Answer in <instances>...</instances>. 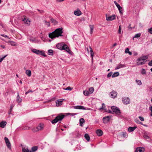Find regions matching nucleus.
<instances>
[{
  "instance_id": "20e7f679",
  "label": "nucleus",
  "mask_w": 152,
  "mask_h": 152,
  "mask_svg": "<svg viewBox=\"0 0 152 152\" xmlns=\"http://www.w3.org/2000/svg\"><path fill=\"white\" fill-rule=\"evenodd\" d=\"M111 109L113 112L115 113L117 115H119L121 113L120 110L116 107L112 106L111 107Z\"/></svg>"
},
{
  "instance_id": "9d476101",
  "label": "nucleus",
  "mask_w": 152,
  "mask_h": 152,
  "mask_svg": "<svg viewBox=\"0 0 152 152\" xmlns=\"http://www.w3.org/2000/svg\"><path fill=\"white\" fill-rule=\"evenodd\" d=\"M75 109L85 110L86 108L84 106L81 105L75 106L73 107Z\"/></svg>"
},
{
  "instance_id": "a19ab883",
  "label": "nucleus",
  "mask_w": 152,
  "mask_h": 152,
  "mask_svg": "<svg viewBox=\"0 0 152 152\" xmlns=\"http://www.w3.org/2000/svg\"><path fill=\"white\" fill-rule=\"evenodd\" d=\"M30 20L28 19H27V20H26V21L24 22V23L25 24H26L28 25H29L30 24Z\"/></svg>"
},
{
  "instance_id": "7ed1b4c3",
  "label": "nucleus",
  "mask_w": 152,
  "mask_h": 152,
  "mask_svg": "<svg viewBox=\"0 0 152 152\" xmlns=\"http://www.w3.org/2000/svg\"><path fill=\"white\" fill-rule=\"evenodd\" d=\"M65 117L64 115L59 114L51 121V123L52 124H54L59 121H61Z\"/></svg>"
},
{
  "instance_id": "2f4dec72",
  "label": "nucleus",
  "mask_w": 152,
  "mask_h": 152,
  "mask_svg": "<svg viewBox=\"0 0 152 152\" xmlns=\"http://www.w3.org/2000/svg\"><path fill=\"white\" fill-rule=\"evenodd\" d=\"M9 43L12 46H16V44L15 42L12 41H9Z\"/></svg>"
},
{
  "instance_id": "f3484780",
  "label": "nucleus",
  "mask_w": 152,
  "mask_h": 152,
  "mask_svg": "<svg viewBox=\"0 0 152 152\" xmlns=\"http://www.w3.org/2000/svg\"><path fill=\"white\" fill-rule=\"evenodd\" d=\"M7 122L6 121H2L0 123V127L3 128H4Z\"/></svg>"
},
{
  "instance_id": "b1692460",
  "label": "nucleus",
  "mask_w": 152,
  "mask_h": 152,
  "mask_svg": "<svg viewBox=\"0 0 152 152\" xmlns=\"http://www.w3.org/2000/svg\"><path fill=\"white\" fill-rule=\"evenodd\" d=\"M80 126H83V124L85 122L84 119L83 118H81L80 119Z\"/></svg>"
},
{
  "instance_id": "3c124183",
  "label": "nucleus",
  "mask_w": 152,
  "mask_h": 152,
  "mask_svg": "<svg viewBox=\"0 0 152 152\" xmlns=\"http://www.w3.org/2000/svg\"><path fill=\"white\" fill-rule=\"evenodd\" d=\"M7 55L4 56L3 57L0 58V62H1L7 56Z\"/></svg>"
},
{
  "instance_id": "dca6fc26",
  "label": "nucleus",
  "mask_w": 152,
  "mask_h": 152,
  "mask_svg": "<svg viewBox=\"0 0 152 152\" xmlns=\"http://www.w3.org/2000/svg\"><path fill=\"white\" fill-rule=\"evenodd\" d=\"M125 65L122 64H119L115 68V70H116L125 67Z\"/></svg>"
},
{
  "instance_id": "052dcab7",
  "label": "nucleus",
  "mask_w": 152,
  "mask_h": 152,
  "mask_svg": "<svg viewBox=\"0 0 152 152\" xmlns=\"http://www.w3.org/2000/svg\"><path fill=\"white\" fill-rule=\"evenodd\" d=\"M1 35L3 37L5 38L8 37L7 35H5V34H1Z\"/></svg>"
},
{
  "instance_id": "a18cd8bd",
  "label": "nucleus",
  "mask_w": 152,
  "mask_h": 152,
  "mask_svg": "<svg viewBox=\"0 0 152 152\" xmlns=\"http://www.w3.org/2000/svg\"><path fill=\"white\" fill-rule=\"evenodd\" d=\"M4 140H5V143H7L8 142H10L9 141V139H8V138L6 137H5L4 138Z\"/></svg>"
},
{
  "instance_id": "bf43d9fd",
  "label": "nucleus",
  "mask_w": 152,
  "mask_h": 152,
  "mask_svg": "<svg viewBox=\"0 0 152 152\" xmlns=\"http://www.w3.org/2000/svg\"><path fill=\"white\" fill-rule=\"evenodd\" d=\"M30 92H32V91L31 90H28L27 92H26L25 93V94L26 95L28 93Z\"/></svg>"
},
{
  "instance_id": "cd10ccee",
  "label": "nucleus",
  "mask_w": 152,
  "mask_h": 152,
  "mask_svg": "<svg viewBox=\"0 0 152 152\" xmlns=\"http://www.w3.org/2000/svg\"><path fill=\"white\" fill-rule=\"evenodd\" d=\"M143 137L146 139H149L150 137L147 135V133L145 132L144 133L143 135Z\"/></svg>"
},
{
  "instance_id": "393cba45",
  "label": "nucleus",
  "mask_w": 152,
  "mask_h": 152,
  "mask_svg": "<svg viewBox=\"0 0 152 152\" xmlns=\"http://www.w3.org/2000/svg\"><path fill=\"white\" fill-rule=\"evenodd\" d=\"M119 73L118 72H115L112 76L113 78L116 77L119 75Z\"/></svg>"
},
{
  "instance_id": "49530a36",
  "label": "nucleus",
  "mask_w": 152,
  "mask_h": 152,
  "mask_svg": "<svg viewBox=\"0 0 152 152\" xmlns=\"http://www.w3.org/2000/svg\"><path fill=\"white\" fill-rule=\"evenodd\" d=\"M118 33L119 34L121 33V25L119 26Z\"/></svg>"
},
{
  "instance_id": "de8ad7c7",
  "label": "nucleus",
  "mask_w": 152,
  "mask_h": 152,
  "mask_svg": "<svg viewBox=\"0 0 152 152\" xmlns=\"http://www.w3.org/2000/svg\"><path fill=\"white\" fill-rule=\"evenodd\" d=\"M56 99V98L53 97L51 99L47 101L48 102H51L52 101H54Z\"/></svg>"
},
{
  "instance_id": "e2e57ef3",
  "label": "nucleus",
  "mask_w": 152,
  "mask_h": 152,
  "mask_svg": "<svg viewBox=\"0 0 152 152\" xmlns=\"http://www.w3.org/2000/svg\"><path fill=\"white\" fill-rule=\"evenodd\" d=\"M114 2L116 6H117V5H118L119 4H118V3L116 1H114Z\"/></svg>"
},
{
  "instance_id": "c03bdc74",
  "label": "nucleus",
  "mask_w": 152,
  "mask_h": 152,
  "mask_svg": "<svg viewBox=\"0 0 152 152\" xmlns=\"http://www.w3.org/2000/svg\"><path fill=\"white\" fill-rule=\"evenodd\" d=\"M141 73L142 75L145 74L146 73L145 69H142Z\"/></svg>"
},
{
  "instance_id": "6e6d98bb",
  "label": "nucleus",
  "mask_w": 152,
  "mask_h": 152,
  "mask_svg": "<svg viewBox=\"0 0 152 152\" xmlns=\"http://www.w3.org/2000/svg\"><path fill=\"white\" fill-rule=\"evenodd\" d=\"M129 51V49L127 48L126 49L125 52L126 53H127Z\"/></svg>"
},
{
  "instance_id": "5701e85b",
  "label": "nucleus",
  "mask_w": 152,
  "mask_h": 152,
  "mask_svg": "<svg viewBox=\"0 0 152 152\" xmlns=\"http://www.w3.org/2000/svg\"><path fill=\"white\" fill-rule=\"evenodd\" d=\"M37 127L38 131L39 130H41L43 129V125L42 124H40V125L37 126Z\"/></svg>"
},
{
  "instance_id": "ddd939ff",
  "label": "nucleus",
  "mask_w": 152,
  "mask_h": 152,
  "mask_svg": "<svg viewBox=\"0 0 152 152\" xmlns=\"http://www.w3.org/2000/svg\"><path fill=\"white\" fill-rule=\"evenodd\" d=\"M96 133L98 136H101L103 135V132L101 130L97 129L96 131Z\"/></svg>"
},
{
  "instance_id": "39448f33",
  "label": "nucleus",
  "mask_w": 152,
  "mask_h": 152,
  "mask_svg": "<svg viewBox=\"0 0 152 152\" xmlns=\"http://www.w3.org/2000/svg\"><path fill=\"white\" fill-rule=\"evenodd\" d=\"M65 44L64 42L58 43L56 45V46L58 49L61 50L63 49H64V48H64Z\"/></svg>"
},
{
  "instance_id": "5fc2aeb1",
  "label": "nucleus",
  "mask_w": 152,
  "mask_h": 152,
  "mask_svg": "<svg viewBox=\"0 0 152 152\" xmlns=\"http://www.w3.org/2000/svg\"><path fill=\"white\" fill-rule=\"evenodd\" d=\"M139 118L140 119L141 121H144V118L141 116H139Z\"/></svg>"
},
{
  "instance_id": "f704fd0d",
  "label": "nucleus",
  "mask_w": 152,
  "mask_h": 152,
  "mask_svg": "<svg viewBox=\"0 0 152 152\" xmlns=\"http://www.w3.org/2000/svg\"><path fill=\"white\" fill-rule=\"evenodd\" d=\"M39 55H40L42 56H44V57H46L47 56L45 54V52L44 51H40Z\"/></svg>"
},
{
  "instance_id": "4d7b16f0",
  "label": "nucleus",
  "mask_w": 152,
  "mask_h": 152,
  "mask_svg": "<svg viewBox=\"0 0 152 152\" xmlns=\"http://www.w3.org/2000/svg\"><path fill=\"white\" fill-rule=\"evenodd\" d=\"M23 17L24 18H22V21L25 22L27 19L26 18V17L24 16H23Z\"/></svg>"
},
{
  "instance_id": "79ce46f5",
  "label": "nucleus",
  "mask_w": 152,
  "mask_h": 152,
  "mask_svg": "<svg viewBox=\"0 0 152 152\" xmlns=\"http://www.w3.org/2000/svg\"><path fill=\"white\" fill-rule=\"evenodd\" d=\"M136 82L139 85H141L142 84L140 80H136Z\"/></svg>"
},
{
  "instance_id": "7c9ffc66",
  "label": "nucleus",
  "mask_w": 152,
  "mask_h": 152,
  "mask_svg": "<svg viewBox=\"0 0 152 152\" xmlns=\"http://www.w3.org/2000/svg\"><path fill=\"white\" fill-rule=\"evenodd\" d=\"M48 55L51 56L53 55V51L52 50H48Z\"/></svg>"
},
{
  "instance_id": "c85d7f7f",
  "label": "nucleus",
  "mask_w": 152,
  "mask_h": 152,
  "mask_svg": "<svg viewBox=\"0 0 152 152\" xmlns=\"http://www.w3.org/2000/svg\"><path fill=\"white\" fill-rule=\"evenodd\" d=\"M89 27L90 28V34H92L93 33L94 29V26L92 25H90Z\"/></svg>"
},
{
  "instance_id": "f257e3e1",
  "label": "nucleus",
  "mask_w": 152,
  "mask_h": 152,
  "mask_svg": "<svg viewBox=\"0 0 152 152\" xmlns=\"http://www.w3.org/2000/svg\"><path fill=\"white\" fill-rule=\"evenodd\" d=\"M63 33V28H58L49 34V37L51 39L56 37H58L60 36H62Z\"/></svg>"
},
{
  "instance_id": "423d86ee",
  "label": "nucleus",
  "mask_w": 152,
  "mask_h": 152,
  "mask_svg": "<svg viewBox=\"0 0 152 152\" xmlns=\"http://www.w3.org/2000/svg\"><path fill=\"white\" fill-rule=\"evenodd\" d=\"M123 102L125 104H129L130 102V99L128 97H124L122 98Z\"/></svg>"
},
{
  "instance_id": "864d4df0",
  "label": "nucleus",
  "mask_w": 152,
  "mask_h": 152,
  "mask_svg": "<svg viewBox=\"0 0 152 152\" xmlns=\"http://www.w3.org/2000/svg\"><path fill=\"white\" fill-rule=\"evenodd\" d=\"M118 8V10H120L122 9V7H121L119 4L117 6H116Z\"/></svg>"
},
{
  "instance_id": "0e129e2a",
  "label": "nucleus",
  "mask_w": 152,
  "mask_h": 152,
  "mask_svg": "<svg viewBox=\"0 0 152 152\" xmlns=\"http://www.w3.org/2000/svg\"><path fill=\"white\" fill-rule=\"evenodd\" d=\"M119 12L121 14V15L123 14V13L122 12V11H123L122 10H119Z\"/></svg>"
},
{
  "instance_id": "338daca9",
  "label": "nucleus",
  "mask_w": 152,
  "mask_h": 152,
  "mask_svg": "<svg viewBox=\"0 0 152 152\" xmlns=\"http://www.w3.org/2000/svg\"><path fill=\"white\" fill-rule=\"evenodd\" d=\"M2 48H5V46L4 45H1L0 46Z\"/></svg>"
},
{
  "instance_id": "09e8293b",
  "label": "nucleus",
  "mask_w": 152,
  "mask_h": 152,
  "mask_svg": "<svg viewBox=\"0 0 152 152\" xmlns=\"http://www.w3.org/2000/svg\"><path fill=\"white\" fill-rule=\"evenodd\" d=\"M148 32L151 34H152V27L148 29Z\"/></svg>"
},
{
  "instance_id": "2eb2a0df",
  "label": "nucleus",
  "mask_w": 152,
  "mask_h": 152,
  "mask_svg": "<svg viewBox=\"0 0 152 152\" xmlns=\"http://www.w3.org/2000/svg\"><path fill=\"white\" fill-rule=\"evenodd\" d=\"M117 92L113 91L111 92V96L113 98H115L117 95Z\"/></svg>"
},
{
  "instance_id": "37998d69",
  "label": "nucleus",
  "mask_w": 152,
  "mask_h": 152,
  "mask_svg": "<svg viewBox=\"0 0 152 152\" xmlns=\"http://www.w3.org/2000/svg\"><path fill=\"white\" fill-rule=\"evenodd\" d=\"M32 130L34 132H35L38 131L37 129V127L32 128Z\"/></svg>"
},
{
  "instance_id": "69168bd1",
  "label": "nucleus",
  "mask_w": 152,
  "mask_h": 152,
  "mask_svg": "<svg viewBox=\"0 0 152 152\" xmlns=\"http://www.w3.org/2000/svg\"><path fill=\"white\" fill-rule=\"evenodd\" d=\"M64 0H57V1L58 2H62V1H64Z\"/></svg>"
},
{
  "instance_id": "6ab92c4d",
  "label": "nucleus",
  "mask_w": 152,
  "mask_h": 152,
  "mask_svg": "<svg viewBox=\"0 0 152 152\" xmlns=\"http://www.w3.org/2000/svg\"><path fill=\"white\" fill-rule=\"evenodd\" d=\"M89 48L90 49V53H91V56L92 57V60H93V56H94V53L93 51V49L92 48L90 47H89Z\"/></svg>"
},
{
  "instance_id": "8fccbe9b",
  "label": "nucleus",
  "mask_w": 152,
  "mask_h": 152,
  "mask_svg": "<svg viewBox=\"0 0 152 152\" xmlns=\"http://www.w3.org/2000/svg\"><path fill=\"white\" fill-rule=\"evenodd\" d=\"M72 88H71V87L70 86L68 87L67 88H66L65 90H70L71 91L72 90Z\"/></svg>"
},
{
  "instance_id": "c9c22d12",
  "label": "nucleus",
  "mask_w": 152,
  "mask_h": 152,
  "mask_svg": "<svg viewBox=\"0 0 152 152\" xmlns=\"http://www.w3.org/2000/svg\"><path fill=\"white\" fill-rule=\"evenodd\" d=\"M90 94L89 91H83V94L86 96H88Z\"/></svg>"
},
{
  "instance_id": "1a4fd4ad",
  "label": "nucleus",
  "mask_w": 152,
  "mask_h": 152,
  "mask_svg": "<svg viewBox=\"0 0 152 152\" xmlns=\"http://www.w3.org/2000/svg\"><path fill=\"white\" fill-rule=\"evenodd\" d=\"M111 116H108L104 117L103 119V122L104 123H107L109 121Z\"/></svg>"
},
{
  "instance_id": "f03ea898",
  "label": "nucleus",
  "mask_w": 152,
  "mask_h": 152,
  "mask_svg": "<svg viewBox=\"0 0 152 152\" xmlns=\"http://www.w3.org/2000/svg\"><path fill=\"white\" fill-rule=\"evenodd\" d=\"M148 58L147 56H142L138 58L137 60V65L138 66L144 64L147 61H145Z\"/></svg>"
},
{
  "instance_id": "9b49d317",
  "label": "nucleus",
  "mask_w": 152,
  "mask_h": 152,
  "mask_svg": "<svg viewBox=\"0 0 152 152\" xmlns=\"http://www.w3.org/2000/svg\"><path fill=\"white\" fill-rule=\"evenodd\" d=\"M144 151L145 149L144 148L139 147L136 149L135 152H144Z\"/></svg>"
},
{
  "instance_id": "e433bc0d",
  "label": "nucleus",
  "mask_w": 152,
  "mask_h": 152,
  "mask_svg": "<svg viewBox=\"0 0 152 152\" xmlns=\"http://www.w3.org/2000/svg\"><path fill=\"white\" fill-rule=\"evenodd\" d=\"M38 149V147L36 146H34L33 147L31 148V150L32 151H35L37 150Z\"/></svg>"
},
{
  "instance_id": "603ef678",
  "label": "nucleus",
  "mask_w": 152,
  "mask_h": 152,
  "mask_svg": "<svg viewBox=\"0 0 152 152\" xmlns=\"http://www.w3.org/2000/svg\"><path fill=\"white\" fill-rule=\"evenodd\" d=\"M111 76H112V72H111L108 74L107 75V77H109Z\"/></svg>"
},
{
  "instance_id": "4468645a",
  "label": "nucleus",
  "mask_w": 152,
  "mask_h": 152,
  "mask_svg": "<svg viewBox=\"0 0 152 152\" xmlns=\"http://www.w3.org/2000/svg\"><path fill=\"white\" fill-rule=\"evenodd\" d=\"M81 12L79 9H77V10L74 12V14L77 16H79L81 15Z\"/></svg>"
},
{
  "instance_id": "aec40b11",
  "label": "nucleus",
  "mask_w": 152,
  "mask_h": 152,
  "mask_svg": "<svg viewBox=\"0 0 152 152\" xmlns=\"http://www.w3.org/2000/svg\"><path fill=\"white\" fill-rule=\"evenodd\" d=\"M17 94L18 95L17 96L16 101L18 103H19L20 102L22 101V99L19 97L18 92Z\"/></svg>"
},
{
  "instance_id": "58836bf2",
  "label": "nucleus",
  "mask_w": 152,
  "mask_h": 152,
  "mask_svg": "<svg viewBox=\"0 0 152 152\" xmlns=\"http://www.w3.org/2000/svg\"><path fill=\"white\" fill-rule=\"evenodd\" d=\"M6 143L8 148L10 149L11 148V145L10 142H9L7 143Z\"/></svg>"
},
{
  "instance_id": "680f3d73",
  "label": "nucleus",
  "mask_w": 152,
  "mask_h": 152,
  "mask_svg": "<svg viewBox=\"0 0 152 152\" xmlns=\"http://www.w3.org/2000/svg\"><path fill=\"white\" fill-rule=\"evenodd\" d=\"M133 54L134 56H137L138 54L136 52H134L133 53Z\"/></svg>"
},
{
  "instance_id": "ea45409f",
  "label": "nucleus",
  "mask_w": 152,
  "mask_h": 152,
  "mask_svg": "<svg viewBox=\"0 0 152 152\" xmlns=\"http://www.w3.org/2000/svg\"><path fill=\"white\" fill-rule=\"evenodd\" d=\"M46 25L48 27H49L50 26V23L49 22H47L46 20L44 21Z\"/></svg>"
},
{
  "instance_id": "4be33fe9",
  "label": "nucleus",
  "mask_w": 152,
  "mask_h": 152,
  "mask_svg": "<svg viewBox=\"0 0 152 152\" xmlns=\"http://www.w3.org/2000/svg\"><path fill=\"white\" fill-rule=\"evenodd\" d=\"M22 152H31V151L28 149V148L25 147L22 148Z\"/></svg>"
},
{
  "instance_id": "a211bd4d",
  "label": "nucleus",
  "mask_w": 152,
  "mask_h": 152,
  "mask_svg": "<svg viewBox=\"0 0 152 152\" xmlns=\"http://www.w3.org/2000/svg\"><path fill=\"white\" fill-rule=\"evenodd\" d=\"M137 128V126H134V127H129L128 129V131L129 132H132L135 129Z\"/></svg>"
},
{
  "instance_id": "774afa93",
  "label": "nucleus",
  "mask_w": 152,
  "mask_h": 152,
  "mask_svg": "<svg viewBox=\"0 0 152 152\" xmlns=\"http://www.w3.org/2000/svg\"><path fill=\"white\" fill-rule=\"evenodd\" d=\"M149 110L151 111V112H152V106L149 107Z\"/></svg>"
},
{
  "instance_id": "412c9836",
  "label": "nucleus",
  "mask_w": 152,
  "mask_h": 152,
  "mask_svg": "<svg viewBox=\"0 0 152 152\" xmlns=\"http://www.w3.org/2000/svg\"><path fill=\"white\" fill-rule=\"evenodd\" d=\"M40 51V50H38L36 49H33L32 50L33 52L37 55H39Z\"/></svg>"
},
{
  "instance_id": "4c0bfd02",
  "label": "nucleus",
  "mask_w": 152,
  "mask_h": 152,
  "mask_svg": "<svg viewBox=\"0 0 152 152\" xmlns=\"http://www.w3.org/2000/svg\"><path fill=\"white\" fill-rule=\"evenodd\" d=\"M140 35L141 34L140 33L136 34L133 37V39H134V38H138V37H140Z\"/></svg>"
},
{
  "instance_id": "bb28decb",
  "label": "nucleus",
  "mask_w": 152,
  "mask_h": 152,
  "mask_svg": "<svg viewBox=\"0 0 152 152\" xmlns=\"http://www.w3.org/2000/svg\"><path fill=\"white\" fill-rule=\"evenodd\" d=\"M26 74L28 75V77H30L31 75V72L30 70H27L26 71Z\"/></svg>"
},
{
  "instance_id": "13d9d810",
  "label": "nucleus",
  "mask_w": 152,
  "mask_h": 152,
  "mask_svg": "<svg viewBox=\"0 0 152 152\" xmlns=\"http://www.w3.org/2000/svg\"><path fill=\"white\" fill-rule=\"evenodd\" d=\"M148 65L150 66H152V60L148 63Z\"/></svg>"
},
{
  "instance_id": "c756f323",
  "label": "nucleus",
  "mask_w": 152,
  "mask_h": 152,
  "mask_svg": "<svg viewBox=\"0 0 152 152\" xmlns=\"http://www.w3.org/2000/svg\"><path fill=\"white\" fill-rule=\"evenodd\" d=\"M94 88L93 87H91L89 88V93L90 94H92L94 91Z\"/></svg>"
},
{
  "instance_id": "0eeeda50",
  "label": "nucleus",
  "mask_w": 152,
  "mask_h": 152,
  "mask_svg": "<svg viewBox=\"0 0 152 152\" xmlns=\"http://www.w3.org/2000/svg\"><path fill=\"white\" fill-rule=\"evenodd\" d=\"M106 20L107 21H111L114 20L115 18V15H113L111 16H107L106 15Z\"/></svg>"
},
{
  "instance_id": "a878e982",
  "label": "nucleus",
  "mask_w": 152,
  "mask_h": 152,
  "mask_svg": "<svg viewBox=\"0 0 152 152\" xmlns=\"http://www.w3.org/2000/svg\"><path fill=\"white\" fill-rule=\"evenodd\" d=\"M84 137L87 141H89L90 140V137L88 134H85L84 135Z\"/></svg>"
},
{
  "instance_id": "473e14b6",
  "label": "nucleus",
  "mask_w": 152,
  "mask_h": 152,
  "mask_svg": "<svg viewBox=\"0 0 152 152\" xmlns=\"http://www.w3.org/2000/svg\"><path fill=\"white\" fill-rule=\"evenodd\" d=\"M13 107H14L13 105L12 104L11 105V106L10 107V109L8 111V114H11V113L12 110V109H13Z\"/></svg>"
},
{
  "instance_id": "f8f14e48",
  "label": "nucleus",
  "mask_w": 152,
  "mask_h": 152,
  "mask_svg": "<svg viewBox=\"0 0 152 152\" xmlns=\"http://www.w3.org/2000/svg\"><path fill=\"white\" fill-rule=\"evenodd\" d=\"M63 99H60L59 100H57L56 102L57 106H59L61 105L63 101Z\"/></svg>"
},
{
  "instance_id": "6e6552de",
  "label": "nucleus",
  "mask_w": 152,
  "mask_h": 152,
  "mask_svg": "<svg viewBox=\"0 0 152 152\" xmlns=\"http://www.w3.org/2000/svg\"><path fill=\"white\" fill-rule=\"evenodd\" d=\"M64 49H63L62 50H65L68 53L70 54L72 51L69 48L68 46L66 44H65L64 46Z\"/></svg>"
},
{
  "instance_id": "72a5a7b5",
  "label": "nucleus",
  "mask_w": 152,
  "mask_h": 152,
  "mask_svg": "<svg viewBox=\"0 0 152 152\" xmlns=\"http://www.w3.org/2000/svg\"><path fill=\"white\" fill-rule=\"evenodd\" d=\"M50 20L52 23H53L54 24L56 25L57 23V21L53 18H51Z\"/></svg>"
}]
</instances>
